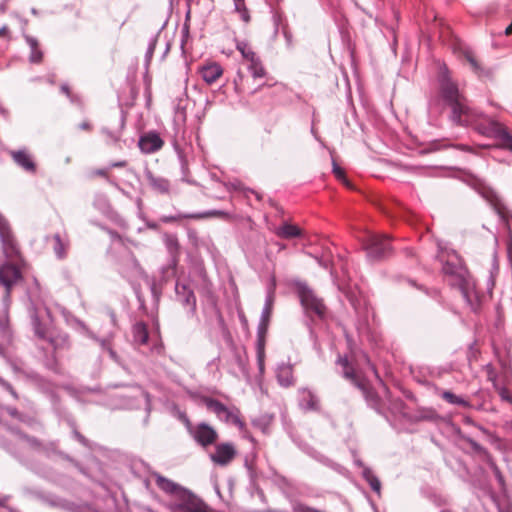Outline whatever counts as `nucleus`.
I'll use <instances>...</instances> for the list:
<instances>
[{
	"instance_id": "1",
	"label": "nucleus",
	"mask_w": 512,
	"mask_h": 512,
	"mask_svg": "<svg viewBox=\"0 0 512 512\" xmlns=\"http://www.w3.org/2000/svg\"><path fill=\"white\" fill-rule=\"evenodd\" d=\"M155 483L159 489L172 496L168 503L171 512H213L200 498L176 482L154 473Z\"/></svg>"
},
{
	"instance_id": "41",
	"label": "nucleus",
	"mask_w": 512,
	"mask_h": 512,
	"mask_svg": "<svg viewBox=\"0 0 512 512\" xmlns=\"http://www.w3.org/2000/svg\"><path fill=\"white\" fill-rule=\"evenodd\" d=\"M93 338L100 344L101 348L105 351H107V353L109 354V356L117 361V354L116 352L112 349V347L110 346V343L108 340L106 339H99L97 337H94Z\"/></svg>"
},
{
	"instance_id": "63",
	"label": "nucleus",
	"mask_w": 512,
	"mask_h": 512,
	"mask_svg": "<svg viewBox=\"0 0 512 512\" xmlns=\"http://www.w3.org/2000/svg\"><path fill=\"white\" fill-rule=\"evenodd\" d=\"M245 0H233L234 7H240Z\"/></svg>"
},
{
	"instance_id": "4",
	"label": "nucleus",
	"mask_w": 512,
	"mask_h": 512,
	"mask_svg": "<svg viewBox=\"0 0 512 512\" xmlns=\"http://www.w3.org/2000/svg\"><path fill=\"white\" fill-rule=\"evenodd\" d=\"M442 271L449 278V284L459 289L463 299L474 310L475 308L472 303L474 285L467 269L461 264L460 260L456 258L455 260L445 261Z\"/></svg>"
},
{
	"instance_id": "56",
	"label": "nucleus",
	"mask_w": 512,
	"mask_h": 512,
	"mask_svg": "<svg viewBox=\"0 0 512 512\" xmlns=\"http://www.w3.org/2000/svg\"><path fill=\"white\" fill-rule=\"evenodd\" d=\"M8 499H9V496H5L3 498H0V507H5Z\"/></svg>"
},
{
	"instance_id": "23",
	"label": "nucleus",
	"mask_w": 512,
	"mask_h": 512,
	"mask_svg": "<svg viewBox=\"0 0 512 512\" xmlns=\"http://www.w3.org/2000/svg\"><path fill=\"white\" fill-rule=\"evenodd\" d=\"M274 233L282 239H292L300 237L302 235L301 229L290 223H284L283 225L275 228Z\"/></svg>"
},
{
	"instance_id": "58",
	"label": "nucleus",
	"mask_w": 512,
	"mask_h": 512,
	"mask_svg": "<svg viewBox=\"0 0 512 512\" xmlns=\"http://www.w3.org/2000/svg\"><path fill=\"white\" fill-rule=\"evenodd\" d=\"M494 472H495V475L496 477L498 478V480L501 482L502 481V475L499 471V469L497 467L494 468Z\"/></svg>"
},
{
	"instance_id": "15",
	"label": "nucleus",
	"mask_w": 512,
	"mask_h": 512,
	"mask_svg": "<svg viewBox=\"0 0 512 512\" xmlns=\"http://www.w3.org/2000/svg\"><path fill=\"white\" fill-rule=\"evenodd\" d=\"M175 292L177 299L189 309V312L193 314L196 310V296L190 287L186 284L176 282Z\"/></svg>"
},
{
	"instance_id": "46",
	"label": "nucleus",
	"mask_w": 512,
	"mask_h": 512,
	"mask_svg": "<svg viewBox=\"0 0 512 512\" xmlns=\"http://www.w3.org/2000/svg\"><path fill=\"white\" fill-rule=\"evenodd\" d=\"M333 173L338 179H342L345 182L347 181L345 179L344 171L335 162H333Z\"/></svg>"
},
{
	"instance_id": "12",
	"label": "nucleus",
	"mask_w": 512,
	"mask_h": 512,
	"mask_svg": "<svg viewBox=\"0 0 512 512\" xmlns=\"http://www.w3.org/2000/svg\"><path fill=\"white\" fill-rule=\"evenodd\" d=\"M237 455V450L233 443H219L215 446V450L210 454V460L221 467L229 465Z\"/></svg>"
},
{
	"instance_id": "26",
	"label": "nucleus",
	"mask_w": 512,
	"mask_h": 512,
	"mask_svg": "<svg viewBox=\"0 0 512 512\" xmlns=\"http://www.w3.org/2000/svg\"><path fill=\"white\" fill-rule=\"evenodd\" d=\"M488 379L493 383V387L497 391L501 400L512 404V395L510 391L506 387L499 384L496 379V375L492 371L489 372Z\"/></svg>"
},
{
	"instance_id": "31",
	"label": "nucleus",
	"mask_w": 512,
	"mask_h": 512,
	"mask_svg": "<svg viewBox=\"0 0 512 512\" xmlns=\"http://www.w3.org/2000/svg\"><path fill=\"white\" fill-rule=\"evenodd\" d=\"M248 71L253 78H263L266 71L262 65V62L258 56L254 57L253 60H249Z\"/></svg>"
},
{
	"instance_id": "55",
	"label": "nucleus",
	"mask_w": 512,
	"mask_h": 512,
	"mask_svg": "<svg viewBox=\"0 0 512 512\" xmlns=\"http://www.w3.org/2000/svg\"><path fill=\"white\" fill-rule=\"evenodd\" d=\"M7 35H8V27L6 25H4L0 28V37L7 36Z\"/></svg>"
},
{
	"instance_id": "32",
	"label": "nucleus",
	"mask_w": 512,
	"mask_h": 512,
	"mask_svg": "<svg viewBox=\"0 0 512 512\" xmlns=\"http://www.w3.org/2000/svg\"><path fill=\"white\" fill-rule=\"evenodd\" d=\"M236 49L241 53L242 57L249 61L256 57V53L253 51L251 46L246 41H236Z\"/></svg>"
},
{
	"instance_id": "48",
	"label": "nucleus",
	"mask_w": 512,
	"mask_h": 512,
	"mask_svg": "<svg viewBox=\"0 0 512 512\" xmlns=\"http://www.w3.org/2000/svg\"><path fill=\"white\" fill-rule=\"evenodd\" d=\"M433 150H440L443 148H447L450 145L446 141H435L431 144Z\"/></svg>"
},
{
	"instance_id": "49",
	"label": "nucleus",
	"mask_w": 512,
	"mask_h": 512,
	"mask_svg": "<svg viewBox=\"0 0 512 512\" xmlns=\"http://www.w3.org/2000/svg\"><path fill=\"white\" fill-rule=\"evenodd\" d=\"M283 35H284V38L286 40L287 47L291 48L293 46L292 34L287 29H284L283 30Z\"/></svg>"
},
{
	"instance_id": "25",
	"label": "nucleus",
	"mask_w": 512,
	"mask_h": 512,
	"mask_svg": "<svg viewBox=\"0 0 512 512\" xmlns=\"http://www.w3.org/2000/svg\"><path fill=\"white\" fill-rule=\"evenodd\" d=\"M45 341H47L55 351L69 346V337L66 333L55 334L52 331Z\"/></svg>"
},
{
	"instance_id": "38",
	"label": "nucleus",
	"mask_w": 512,
	"mask_h": 512,
	"mask_svg": "<svg viewBox=\"0 0 512 512\" xmlns=\"http://www.w3.org/2000/svg\"><path fill=\"white\" fill-rule=\"evenodd\" d=\"M15 435L19 440L26 442L29 447L38 452L42 442H40L37 438L27 436L21 432H15Z\"/></svg>"
},
{
	"instance_id": "30",
	"label": "nucleus",
	"mask_w": 512,
	"mask_h": 512,
	"mask_svg": "<svg viewBox=\"0 0 512 512\" xmlns=\"http://www.w3.org/2000/svg\"><path fill=\"white\" fill-rule=\"evenodd\" d=\"M25 39L31 49V53L29 56L30 62H32V63L41 62V60L43 58V54H42L41 50L38 48V41L31 36H26Z\"/></svg>"
},
{
	"instance_id": "3",
	"label": "nucleus",
	"mask_w": 512,
	"mask_h": 512,
	"mask_svg": "<svg viewBox=\"0 0 512 512\" xmlns=\"http://www.w3.org/2000/svg\"><path fill=\"white\" fill-rule=\"evenodd\" d=\"M469 114V116H472V119L465 121V115H463L461 117L462 121L455 124L472 126L481 135L500 141L501 147L512 152V135L501 123L481 114L473 108L469 109Z\"/></svg>"
},
{
	"instance_id": "50",
	"label": "nucleus",
	"mask_w": 512,
	"mask_h": 512,
	"mask_svg": "<svg viewBox=\"0 0 512 512\" xmlns=\"http://www.w3.org/2000/svg\"><path fill=\"white\" fill-rule=\"evenodd\" d=\"M73 435L82 445H84V446L89 445L88 440L82 434H80L77 430H73Z\"/></svg>"
},
{
	"instance_id": "19",
	"label": "nucleus",
	"mask_w": 512,
	"mask_h": 512,
	"mask_svg": "<svg viewBox=\"0 0 512 512\" xmlns=\"http://www.w3.org/2000/svg\"><path fill=\"white\" fill-rule=\"evenodd\" d=\"M273 302H274V294H273V291H270V292H268V294L266 296L265 304H264L262 312H261L260 324L258 327V335L259 336H262V334L265 333V331L267 329L269 319H270V316L272 313Z\"/></svg>"
},
{
	"instance_id": "16",
	"label": "nucleus",
	"mask_w": 512,
	"mask_h": 512,
	"mask_svg": "<svg viewBox=\"0 0 512 512\" xmlns=\"http://www.w3.org/2000/svg\"><path fill=\"white\" fill-rule=\"evenodd\" d=\"M122 274L129 281H134L146 277L145 271L133 255H130L125 259L122 265Z\"/></svg>"
},
{
	"instance_id": "57",
	"label": "nucleus",
	"mask_w": 512,
	"mask_h": 512,
	"mask_svg": "<svg viewBox=\"0 0 512 512\" xmlns=\"http://www.w3.org/2000/svg\"><path fill=\"white\" fill-rule=\"evenodd\" d=\"M80 129H83V130H88L90 129V124L88 122H83L80 124Z\"/></svg>"
},
{
	"instance_id": "24",
	"label": "nucleus",
	"mask_w": 512,
	"mask_h": 512,
	"mask_svg": "<svg viewBox=\"0 0 512 512\" xmlns=\"http://www.w3.org/2000/svg\"><path fill=\"white\" fill-rule=\"evenodd\" d=\"M133 340L135 343L146 344L149 338L148 329L145 323L137 322L132 327Z\"/></svg>"
},
{
	"instance_id": "61",
	"label": "nucleus",
	"mask_w": 512,
	"mask_h": 512,
	"mask_svg": "<svg viewBox=\"0 0 512 512\" xmlns=\"http://www.w3.org/2000/svg\"><path fill=\"white\" fill-rule=\"evenodd\" d=\"M95 173L97 175H99V176H106L107 175V172L104 169L97 170Z\"/></svg>"
},
{
	"instance_id": "62",
	"label": "nucleus",
	"mask_w": 512,
	"mask_h": 512,
	"mask_svg": "<svg viewBox=\"0 0 512 512\" xmlns=\"http://www.w3.org/2000/svg\"><path fill=\"white\" fill-rule=\"evenodd\" d=\"M355 464L362 468V470H364V467H366L361 460H355Z\"/></svg>"
},
{
	"instance_id": "2",
	"label": "nucleus",
	"mask_w": 512,
	"mask_h": 512,
	"mask_svg": "<svg viewBox=\"0 0 512 512\" xmlns=\"http://www.w3.org/2000/svg\"><path fill=\"white\" fill-rule=\"evenodd\" d=\"M438 82L442 99L451 107L450 118L452 122H461L463 115H465V121L472 119V116H469L471 107L460 92L458 85L451 79L449 70L445 65L439 68Z\"/></svg>"
},
{
	"instance_id": "18",
	"label": "nucleus",
	"mask_w": 512,
	"mask_h": 512,
	"mask_svg": "<svg viewBox=\"0 0 512 512\" xmlns=\"http://www.w3.org/2000/svg\"><path fill=\"white\" fill-rule=\"evenodd\" d=\"M222 214L221 211H205V212H198V213H182L179 212L176 215H169V216H162L161 221L163 223H170L175 222L182 219H204L211 217L213 215Z\"/></svg>"
},
{
	"instance_id": "60",
	"label": "nucleus",
	"mask_w": 512,
	"mask_h": 512,
	"mask_svg": "<svg viewBox=\"0 0 512 512\" xmlns=\"http://www.w3.org/2000/svg\"><path fill=\"white\" fill-rule=\"evenodd\" d=\"M505 34L506 35H511L512 34V23L509 26L506 27Z\"/></svg>"
},
{
	"instance_id": "40",
	"label": "nucleus",
	"mask_w": 512,
	"mask_h": 512,
	"mask_svg": "<svg viewBox=\"0 0 512 512\" xmlns=\"http://www.w3.org/2000/svg\"><path fill=\"white\" fill-rule=\"evenodd\" d=\"M309 455L311 457H313L314 459H316L317 461L327 465V466H330L334 469H336V467L338 466L337 464H335L334 462H332L330 459H328L327 457L323 456L322 454H320L319 452L315 451V450H311L309 452Z\"/></svg>"
},
{
	"instance_id": "54",
	"label": "nucleus",
	"mask_w": 512,
	"mask_h": 512,
	"mask_svg": "<svg viewBox=\"0 0 512 512\" xmlns=\"http://www.w3.org/2000/svg\"><path fill=\"white\" fill-rule=\"evenodd\" d=\"M61 91L64 94H66L67 97H71L70 89H69V86L67 84H62L61 85Z\"/></svg>"
},
{
	"instance_id": "42",
	"label": "nucleus",
	"mask_w": 512,
	"mask_h": 512,
	"mask_svg": "<svg viewBox=\"0 0 512 512\" xmlns=\"http://www.w3.org/2000/svg\"><path fill=\"white\" fill-rule=\"evenodd\" d=\"M38 452L43 453L46 456H50L57 452V445L55 442L41 443Z\"/></svg>"
},
{
	"instance_id": "8",
	"label": "nucleus",
	"mask_w": 512,
	"mask_h": 512,
	"mask_svg": "<svg viewBox=\"0 0 512 512\" xmlns=\"http://www.w3.org/2000/svg\"><path fill=\"white\" fill-rule=\"evenodd\" d=\"M0 242L5 258L9 261L21 259L18 243L11 231L8 221L0 214Z\"/></svg>"
},
{
	"instance_id": "17",
	"label": "nucleus",
	"mask_w": 512,
	"mask_h": 512,
	"mask_svg": "<svg viewBox=\"0 0 512 512\" xmlns=\"http://www.w3.org/2000/svg\"><path fill=\"white\" fill-rule=\"evenodd\" d=\"M298 394V401L301 409L305 411L319 410V399L313 391L307 388H301L299 389Z\"/></svg>"
},
{
	"instance_id": "29",
	"label": "nucleus",
	"mask_w": 512,
	"mask_h": 512,
	"mask_svg": "<svg viewBox=\"0 0 512 512\" xmlns=\"http://www.w3.org/2000/svg\"><path fill=\"white\" fill-rule=\"evenodd\" d=\"M362 477L368 482L374 492L380 494L381 482L369 467H364V470H362Z\"/></svg>"
},
{
	"instance_id": "22",
	"label": "nucleus",
	"mask_w": 512,
	"mask_h": 512,
	"mask_svg": "<svg viewBox=\"0 0 512 512\" xmlns=\"http://www.w3.org/2000/svg\"><path fill=\"white\" fill-rule=\"evenodd\" d=\"M146 178L152 189L160 194H168L170 191V182L168 179L155 176L151 172H147Z\"/></svg>"
},
{
	"instance_id": "37",
	"label": "nucleus",
	"mask_w": 512,
	"mask_h": 512,
	"mask_svg": "<svg viewBox=\"0 0 512 512\" xmlns=\"http://www.w3.org/2000/svg\"><path fill=\"white\" fill-rule=\"evenodd\" d=\"M463 56L465 60L470 64L472 70L475 73L480 74L482 72V67L478 63L473 51H471L470 49H465L463 51Z\"/></svg>"
},
{
	"instance_id": "10",
	"label": "nucleus",
	"mask_w": 512,
	"mask_h": 512,
	"mask_svg": "<svg viewBox=\"0 0 512 512\" xmlns=\"http://www.w3.org/2000/svg\"><path fill=\"white\" fill-rule=\"evenodd\" d=\"M29 313L35 335L41 340H46L52 332L49 323L48 309L36 308L33 306L30 308Z\"/></svg>"
},
{
	"instance_id": "21",
	"label": "nucleus",
	"mask_w": 512,
	"mask_h": 512,
	"mask_svg": "<svg viewBox=\"0 0 512 512\" xmlns=\"http://www.w3.org/2000/svg\"><path fill=\"white\" fill-rule=\"evenodd\" d=\"M200 74H201L202 79L207 84H213L214 82H216V80L218 78H220L222 76L223 69L220 64L213 62V63H209L207 65H204L200 69Z\"/></svg>"
},
{
	"instance_id": "34",
	"label": "nucleus",
	"mask_w": 512,
	"mask_h": 512,
	"mask_svg": "<svg viewBox=\"0 0 512 512\" xmlns=\"http://www.w3.org/2000/svg\"><path fill=\"white\" fill-rule=\"evenodd\" d=\"M265 350H264V339L263 336L258 337L257 341V363L260 374L264 373L265 365Z\"/></svg>"
},
{
	"instance_id": "13",
	"label": "nucleus",
	"mask_w": 512,
	"mask_h": 512,
	"mask_svg": "<svg viewBox=\"0 0 512 512\" xmlns=\"http://www.w3.org/2000/svg\"><path fill=\"white\" fill-rule=\"evenodd\" d=\"M164 145V141L161 139L158 133L148 132L140 136L138 146L141 152L145 154H152L160 150Z\"/></svg>"
},
{
	"instance_id": "59",
	"label": "nucleus",
	"mask_w": 512,
	"mask_h": 512,
	"mask_svg": "<svg viewBox=\"0 0 512 512\" xmlns=\"http://www.w3.org/2000/svg\"><path fill=\"white\" fill-rule=\"evenodd\" d=\"M147 227L149 229H157L158 225L155 222H147Z\"/></svg>"
},
{
	"instance_id": "7",
	"label": "nucleus",
	"mask_w": 512,
	"mask_h": 512,
	"mask_svg": "<svg viewBox=\"0 0 512 512\" xmlns=\"http://www.w3.org/2000/svg\"><path fill=\"white\" fill-rule=\"evenodd\" d=\"M370 260H382L392 253L391 243L386 235L368 234L363 241Z\"/></svg>"
},
{
	"instance_id": "28",
	"label": "nucleus",
	"mask_w": 512,
	"mask_h": 512,
	"mask_svg": "<svg viewBox=\"0 0 512 512\" xmlns=\"http://www.w3.org/2000/svg\"><path fill=\"white\" fill-rule=\"evenodd\" d=\"M337 363L339 365H341L343 368V371H342L343 377L346 378L347 380L351 381L353 384L360 387V384L358 382V379L356 377L354 369L349 364L347 357H339Z\"/></svg>"
},
{
	"instance_id": "47",
	"label": "nucleus",
	"mask_w": 512,
	"mask_h": 512,
	"mask_svg": "<svg viewBox=\"0 0 512 512\" xmlns=\"http://www.w3.org/2000/svg\"><path fill=\"white\" fill-rule=\"evenodd\" d=\"M469 443L472 447V449L476 452H480V453H486V449L480 445L478 442L474 441V440H469Z\"/></svg>"
},
{
	"instance_id": "44",
	"label": "nucleus",
	"mask_w": 512,
	"mask_h": 512,
	"mask_svg": "<svg viewBox=\"0 0 512 512\" xmlns=\"http://www.w3.org/2000/svg\"><path fill=\"white\" fill-rule=\"evenodd\" d=\"M0 386L4 388L6 391H8L15 399L18 398V395L16 391L13 389L10 383L5 381L3 378L0 377Z\"/></svg>"
},
{
	"instance_id": "33",
	"label": "nucleus",
	"mask_w": 512,
	"mask_h": 512,
	"mask_svg": "<svg viewBox=\"0 0 512 512\" xmlns=\"http://www.w3.org/2000/svg\"><path fill=\"white\" fill-rule=\"evenodd\" d=\"M124 117H121L120 129L118 131H110L107 128L102 129V133L106 136V142L108 144H116L121 138V130L124 127Z\"/></svg>"
},
{
	"instance_id": "11",
	"label": "nucleus",
	"mask_w": 512,
	"mask_h": 512,
	"mask_svg": "<svg viewBox=\"0 0 512 512\" xmlns=\"http://www.w3.org/2000/svg\"><path fill=\"white\" fill-rule=\"evenodd\" d=\"M189 432L195 442L202 447L210 446L218 439L217 431L205 422L189 427Z\"/></svg>"
},
{
	"instance_id": "51",
	"label": "nucleus",
	"mask_w": 512,
	"mask_h": 512,
	"mask_svg": "<svg viewBox=\"0 0 512 512\" xmlns=\"http://www.w3.org/2000/svg\"><path fill=\"white\" fill-rule=\"evenodd\" d=\"M174 148H175L176 152L178 153V156H179L181 164H182V168H185L186 162H185L184 157H183V155L179 149V146L176 142H174Z\"/></svg>"
},
{
	"instance_id": "5",
	"label": "nucleus",
	"mask_w": 512,
	"mask_h": 512,
	"mask_svg": "<svg viewBox=\"0 0 512 512\" xmlns=\"http://www.w3.org/2000/svg\"><path fill=\"white\" fill-rule=\"evenodd\" d=\"M21 278V271L15 264L5 262L0 265V287H3L2 305L5 312L10 305L12 288Z\"/></svg>"
},
{
	"instance_id": "52",
	"label": "nucleus",
	"mask_w": 512,
	"mask_h": 512,
	"mask_svg": "<svg viewBox=\"0 0 512 512\" xmlns=\"http://www.w3.org/2000/svg\"><path fill=\"white\" fill-rule=\"evenodd\" d=\"M6 411L8 412L9 415H11L14 418H19L20 417V413L18 412V410L16 408L7 407Z\"/></svg>"
},
{
	"instance_id": "14",
	"label": "nucleus",
	"mask_w": 512,
	"mask_h": 512,
	"mask_svg": "<svg viewBox=\"0 0 512 512\" xmlns=\"http://www.w3.org/2000/svg\"><path fill=\"white\" fill-rule=\"evenodd\" d=\"M9 155L14 163L28 173L36 172V164L32 155L26 149L11 150Z\"/></svg>"
},
{
	"instance_id": "36",
	"label": "nucleus",
	"mask_w": 512,
	"mask_h": 512,
	"mask_svg": "<svg viewBox=\"0 0 512 512\" xmlns=\"http://www.w3.org/2000/svg\"><path fill=\"white\" fill-rule=\"evenodd\" d=\"M165 244H166L167 249L169 250L171 256L173 257V261L175 263L176 262L175 257L179 251V243H178L177 237L174 235H167L165 237Z\"/></svg>"
},
{
	"instance_id": "20",
	"label": "nucleus",
	"mask_w": 512,
	"mask_h": 512,
	"mask_svg": "<svg viewBox=\"0 0 512 512\" xmlns=\"http://www.w3.org/2000/svg\"><path fill=\"white\" fill-rule=\"evenodd\" d=\"M276 378L280 386H292L294 384L292 365L288 363L278 364L276 368Z\"/></svg>"
},
{
	"instance_id": "45",
	"label": "nucleus",
	"mask_w": 512,
	"mask_h": 512,
	"mask_svg": "<svg viewBox=\"0 0 512 512\" xmlns=\"http://www.w3.org/2000/svg\"><path fill=\"white\" fill-rule=\"evenodd\" d=\"M155 48H156V39H151V41L149 42L146 54H145V58L147 61H150V59L152 58Z\"/></svg>"
},
{
	"instance_id": "53",
	"label": "nucleus",
	"mask_w": 512,
	"mask_h": 512,
	"mask_svg": "<svg viewBox=\"0 0 512 512\" xmlns=\"http://www.w3.org/2000/svg\"><path fill=\"white\" fill-rule=\"evenodd\" d=\"M127 162L122 160V161H117V162H113L110 164V167L111 168H115V167H124L126 166Z\"/></svg>"
},
{
	"instance_id": "43",
	"label": "nucleus",
	"mask_w": 512,
	"mask_h": 512,
	"mask_svg": "<svg viewBox=\"0 0 512 512\" xmlns=\"http://www.w3.org/2000/svg\"><path fill=\"white\" fill-rule=\"evenodd\" d=\"M235 11L241 15L243 21L248 22L250 20V15L246 8L245 1L242 2L240 7H235Z\"/></svg>"
},
{
	"instance_id": "39",
	"label": "nucleus",
	"mask_w": 512,
	"mask_h": 512,
	"mask_svg": "<svg viewBox=\"0 0 512 512\" xmlns=\"http://www.w3.org/2000/svg\"><path fill=\"white\" fill-rule=\"evenodd\" d=\"M272 419V416L264 415L256 420H253V425L260 428L264 433H266L269 425L272 422Z\"/></svg>"
},
{
	"instance_id": "6",
	"label": "nucleus",
	"mask_w": 512,
	"mask_h": 512,
	"mask_svg": "<svg viewBox=\"0 0 512 512\" xmlns=\"http://www.w3.org/2000/svg\"><path fill=\"white\" fill-rule=\"evenodd\" d=\"M204 403L220 421L225 422L226 424H232L239 429H243L245 427V423L240 417V410L237 407H228L214 398H205Z\"/></svg>"
},
{
	"instance_id": "35",
	"label": "nucleus",
	"mask_w": 512,
	"mask_h": 512,
	"mask_svg": "<svg viewBox=\"0 0 512 512\" xmlns=\"http://www.w3.org/2000/svg\"><path fill=\"white\" fill-rule=\"evenodd\" d=\"M53 239H54L53 250H54L55 255L57 256L58 259L65 258L67 244L62 241L59 234H55Z\"/></svg>"
},
{
	"instance_id": "9",
	"label": "nucleus",
	"mask_w": 512,
	"mask_h": 512,
	"mask_svg": "<svg viewBox=\"0 0 512 512\" xmlns=\"http://www.w3.org/2000/svg\"><path fill=\"white\" fill-rule=\"evenodd\" d=\"M297 291L301 305L307 313H314L321 319L325 317L326 306L322 299L318 298L305 283H299Z\"/></svg>"
},
{
	"instance_id": "64",
	"label": "nucleus",
	"mask_w": 512,
	"mask_h": 512,
	"mask_svg": "<svg viewBox=\"0 0 512 512\" xmlns=\"http://www.w3.org/2000/svg\"><path fill=\"white\" fill-rule=\"evenodd\" d=\"M6 323H7V319H6V317H4L3 319L0 320V327L4 328L6 326Z\"/></svg>"
},
{
	"instance_id": "27",
	"label": "nucleus",
	"mask_w": 512,
	"mask_h": 512,
	"mask_svg": "<svg viewBox=\"0 0 512 512\" xmlns=\"http://www.w3.org/2000/svg\"><path fill=\"white\" fill-rule=\"evenodd\" d=\"M443 400L452 405H458L464 408H471V403L461 396H457L451 391L445 390L440 393Z\"/></svg>"
}]
</instances>
